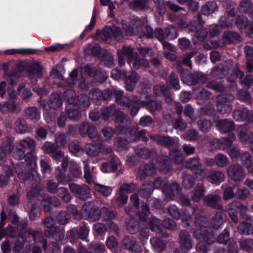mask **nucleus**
Wrapping results in <instances>:
<instances>
[{
  "label": "nucleus",
  "instance_id": "obj_41",
  "mask_svg": "<svg viewBox=\"0 0 253 253\" xmlns=\"http://www.w3.org/2000/svg\"><path fill=\"white\" fill-rule=\"evenodd\" d=\"M234 97L229 93L222 94L217 95L216 97V102L218 107H222V106L228 104L233 101Z\"/></svg>",
  "mask_w": 253,
  "mask_h": 253
},
{
  "label": "nucleus",
  "instance_id": "obj_26",
  "mask_svg": "<svg viewBox=\"0 0 253 253\" xmlns=\"http://www.w3.org/2000/svg\"><path fill=\"white\" fill-rule=\"evenodd\" d=\"M134 152L138 157L147 160L150 158L153 154L156 153V150L155 149H150L145 146L139 145L135 148Z\"/></svg>",
  "mask_w": 253,
  "mask_h": 253
},
{
  "label": "nucleus",
  "instance_id": "obj_5",
  "mask_svg": "<svg viewBox=\"0 0 253 253\" xmlns=\"http://www.w3.org/2000/svg\"><path fill=\"white\" fill-rule=\"evenodd\" d=\"M227 175L233 181L240 182L245 177V171L242 166L238 164H233L227 169Z\"/></svg>",
  "mask_w": 253,
  "mask_h": 253
},
{
  "label": "nucleus",
  "instance_id": "obj_37",
  "mask_svg": "<svg viewBox=\"0 0 253 253\" xmlns=\"http://www.w3.org/2000/svg\"><path fill=\"white\" fill-rule=\"evenodd\" d=\"M192 94L195 98L203 100H208L211 95L206 89L200 87H195L193 89Z\"/></svg>",
  "mask_w": 253,
  "mask_h": 253
},
{
  "label": "nucleus",
  "instance_id": "obj_6",
  "mask_svg": "<svg viewBox=\"0 0 253 253\" xmlns=\"http://www.w3.org/2000/svg\"><path fill=\"white\" fill-rule=\"evenodd\" d=\"M149 137L152 140L156 142L157 144L167 148H173L176 146L177 143L175 138L169 135L150 134Z\"/></svg>",
  "mask_w": 253,
  "mask_h": 253
},
{
  "label": "nucleus",
  "instance_id": "obj_36",
  "mask_svg": "<svg viewBox=\"0 0 253 253\" xmlns=\"http://www.w3.org/2000/svg\"><path fill=\"white\" fill-rule=\"evenodd\" d=\"M14 129L18 133H24L27 132L28 126L25 119L20 117L17 118L14 124Z\"/></svg>",
  "mask_w": 253,
  "mask_h": 253
},
{
  "label": "nucleus",
  "instance_id": "obj_7",
  "mask_svg": "<svg viewBox=\"0 0 253 253\" xmlns=\"http://www.w3.org/2000/svg\"><path fill=\"white\" fill-rule=\"evenodd\" d=\"M69 187L71 192L76 194L80 199L85 201L90 196V189L86 184L72 183L69 185Z\"/></svg>",
  "mask_w": 253,
  "mask_h": 253
},
{
  "label": "nucleus",
  "instance_id": "obj_64",
  "mask_svg": "<svg viewBox=\"0 0 253 253\" xmlns=\"http://www.w3.org/2000/svg\"><path fill=\"white\" fill-rule=\"evenodd\" d=\"M101 61L105 66L110 67L114 64V59L110 53L105 51L101 56Z\"/></svg>",
  "mask_w": 253,
  "mask_h": 253
},
{
  "label": "nucleus",
  "instance_id": "obj_21",
  "mask_svg": "<svg viewBox=\"0 0 253 253\" xmlns=\"http://www.w3.org/2000/svg\"><path fill=\"white\" fill-rule=\"evenodd\" d=\"M196 54L197 52L196 51L186 52L181 57L179 58L178 60H180L182 64L190 68V69H192V64L191 60V58L195 56L196 60L198 62V63H199L201 59L204 57V55L202 54H199L197 55H196Z\"/></svg>",
  "mask_w": 253,
  "mask_h": 253
},
{
  "label": "nucleus",
  "instance_id": "obj_59",
  "mask_svg": "<svg viewBox=\"0 0 253 253\" xmlns=\"http://www.w3.org/2000/svg\"><path fill=\"white\" fill-rule=\"evenodd\" d=\"M62 97L64 101L68 102V104H74L77 95L75 90L68 89L64 92Z\"/></svg>",
  "mask_w": 253,
  "mask_h": 253
},
{
  "label": "nucleus",
  "instance_id": "obj_38",
  "mask_svg": "<svg viewBox=\"0 0 253 253\" xmlns=\"http://www.w3.org/2000/svg\"><path fill=\"white\" fill-rule=\"evenodd\" d=\"M47 103L50 108L57 109L61 106L62 102L60 95L55 93L49 96Z\"/></svg>",
  "mask_w": 253,
  "mask_h": 253
},
{
  "label": "nucleus",
  "instance_id": "obj_31",
  "mask_svg": "<svg viewBox=\"0 0 253 253\" xmlns=\"http://www.w3.org/2000/svg\"><path fill=\"white\" fill-rule=\"evenodd\" d=\"M225 214L222 211H217L211 220V225L214 229H218L225 221Z\"/></svg>",
  "mask_w": 253,
  "mask_h": 253
},
{
  "label": "nucleus",
  "instance_id": "obj_24",
  "mask_svg": "<svg viewBox=\"0 0 253 253\" xmlns=\"http://www.w3.org/2000/svg\"><path fill=\"white\" fill-rule=\"evenodd\" d=\"M20 148H23L27 152V156L32 157L33 153L35 151L36 147V141L33 138L27 137L21 140L18 143Z\"/></svg>",
  "mask_w": 253,
  "mask_h": 253
},
{
  "label": "nucleus",
  "instance_id": "obj_20",
  "mask_svg": "<svg viewBox=\"0 0 253 253\" xmlns=\"http://www.w3.org/2000/svg\"><path fill=\"white\" fill-rule=\"evenodd\" d=\"M12 141L8 137L3 139L0 148V161L5 159L14 149Z\"/></svg>",
  "mask_w": 253,
  "mask_h": 253
},
{
  "label": "nucleus",
  "instance_id": "obj_18",
  "mask_svg": "<svg viewBox=\"0 0 253 253\" xmlns=\"http://www.w3.org/2000/svg\"><path fill=\"white\" fill-rule=\"evenodd\" d=\"M181 188L179 184L176 182H172L169 185H167L165 191L166 198L168 201L173 199L175 194L178 195L181 193Z\"/></svg>",
  "mask_w": 253,
  "mask_h": 253
},
{
  "label": "nucleus",
  "instance_id": "obj_40",
  "mask_svg": "<svg viewBox=\"0 0 253 253\" xmlns=\"http://www.w3.org/2000/svg\"><path fill=\"white\" fill-rule=\"evenodd\" d=\"M29 208V216L31 220L34 221L40 217V207L38 203L27 204Z\"/></svg>",
  "mask_w": 253,
  "mask_h": 253
},
{
  "label": "nucleus",
  "instance_id": "obj_56",
  "mask_svg": "<svg viewBox=\"0 0 253 253\" xmlns=\"http://www.w3.org/2000/svg\"><path fill=\"white\" fill-rule=\"evenodd\" d=\"M170 157L173 162L177 165H179L183 163L184 160V156L181 152L177 150H173L169 153Z\"/></svg>",
  "mask_w": 253,
  "mask_h": 253
},
{
  "label": "nucleus",
  "instance_id": "obj_9",
  "mask_svg": "<svg viewBox=\"0 0 253 253\" xmlns=\"http://www.w3.org/2000/svg\"><path fill=\"white\" fill-rule=\"evenodd\" d=\"M117 53L118 57V64L120 66H122L126 63L125 57H126L128 61L138 53L135 52L134 49L131 46L124 45L121 49L118 50Z\"/></svg>",
  "mask_w": 253,
  "mask_h": 253
},
{
  "label": "nucleus",
  "instance_id": "obj_27",
  "mask_svg": "<svg viewBox=\"0 0 253 253\" xmlns=\"http://www.w3.org/2000/svg\"><path fill=\"white\" fill-rule=\"evenodd\" d=\"M226 75L229 74L230 71H232L233 74L237 76L238 73L241 71L237 63L233 62L231 60L225 61L224 63L220 64Z\"/></svg>",
  "mask_w": 253,
  "mask_h": 253
},
{
  "label": "nucleus",
  "instance_id": "obj_35",
  "mask_svg": "<svg viewBox=\"0 0 253 253\" xmlns=\"http://www.w3.org/2000/svg\"><path fill=\"white\" fill-rule=\"evenodd\" d=\"M225 178L224 174L217 170H211L207 176L209 181L213 184H217L223 181Z\"/></svg>",
  "mask_w": 253,
  "mask_h": 253
},
{
  "label": "nucleus",
  "instance_id": "obj_44",
  "mask_svg": "<svg viewBox=\"0 0 253 253\" xmlns=\"http://www.w3.org/2000/svg\"><path fill=\"white\" fill-rule=\"evenodd\" d=\"M153 189L152 182L147 181L142 185L139 191V194L144 198L148 199L150 197Z\"/></svg>",
  "mask_w": 253,
  "mask_h": 253
},
{
  "label": "nucleus",
  "instance_id": "obj_19",
  "mask_svg": "<svg viewBox=\"0 0 253 253\" xmlns=\"http://www.w3.org/2000/svg\"><path fill=\"white\" fill-rule=\"evenodd\" d=\"M65 111L68 118L72 121H78L82 117V111L77 105L68 104L66 106Z\"/></svg>",
  "mask_w": 253,
  "mask_h": 253
},
{
  "label": "nucleus",
  "instance_id": "obj_13",
  "mask_svg": "<svg viewBox=\"0 0 253 253\" xmlns=\"http://www.w3.org/2000/svg\"><path fill=\"white\" fill-rule=\"evenodd\" d=\"M151 95H148L145 97L146 100L141 101V106L145 107L151 113H155L156 111H160L162 110V101L152 99Z\"/></svg>",
  "mask_w": 253,
  "mask_h": 253
},
{
  "label": "nucleus",
  "instance_id": "obj_29",
  "mask_svg": "<svg viewBox=\"0 0 253 253\" xmlns=\"http://www.w3.org/2000/svg\"><path fill=\"white\" fill-rule=\"evenodd\" d=\"M225 42L228 43H237L240 42L242 38L240 34L236 32L227 31L223 34Z\"/></svg>",
  "mask_w": 253,
  "mask_h": 253
},
{
  "label": "nucleus",
  "instance_id": "obj_63",
  "mask_svg": "<svg viewBox=\"0 0 253 253\" xmlns=\"http://www.w3.org/2000/svg\"><path fill=\"white\" fill-rule=\"evenodd\" d=\"M197 124L199 129L204 132H208L212 126L211 122L208 120L200 119L197 121Z\"/></svg>",
  "mask_w": 253,
  "mask_h": 253
},
{
  "label": "nucleus",
  "instance_id": "obj_61",
  "mask_svg": "<svg viewBox=\"0 0 253 253\" xmlns=\"http://www.w3.org/2000/svg\"><path fill=\"white\" fill-rule=\"evenodd\" d=\"M206 87L209 88L213 89L220 93L224 92L226 90V87L225 85L216 81H212L209 82L207 84Z\"/></svg>",
  "mask_w": 253,
  "mask_h": 253
},
{
  "label": "nucleus",
  "instance_id": "obj_14",
  "mask_svg": "<svg viewBox=\"0 0 253 253\" xmlns=\"http://www.w3.org/2000/svg\"><path fill=\"white\" fill-rule=\"evenodd\" d=\"M42 188L39 184L34 183L31 187L27 190V204L38 203L39 201V196L40 195Z\"/></svg>",
  "mask_w": 253,
  "mask_h": 253
},
{
  "label": "nucleus",
  "instance_id": "obj_46",
  "mask_svg": "<svg viewBox=\"0 0 253 253\" xmlns=\"http://www.w3.org/2000/svg\"><path fill=\"white\" fill-rule=\"evenodd\" d=\"M56 193L61 198L63 203L67 204L70 202L72 196L66 188L64 187H59Z\"/></svg>",
  "mask_w": 253,
  "mask_h": 253
},
{
  "label": "nucleus",
  "instance_id": "obj_22",
  "mask_svg": "<svg viewBox=\"0 0 253 253\" xmlns=\"http://www.w3.org/2000/svg\"><path fill=\"white\" fill-rule=\"evenodd\" d=\"M128 63L131 66L132 70H138L141 67L147 68L149 67V63L145 59L141 58L138 54H135V55L131 59L127 61Z\"/></svg>",
  "mask_w": 253,
  "mask_h": 253
},
{
  "label": "nucleus",
  "instance_id": "obj_43",
  "mask_svg": "<svg viewBox=\"0 0 253 253\" xmlns=\"http://www.w3.org/2000/svg\"><path fill=\"white\" fill-rule=\"evenodd\" d=\"M140 224V222L134 219H131L128 221L126 222L127 231L132 234H135L139 231Z\"/></svg>",
  "mask_w": 253,
  "mask_h": 253
},
{
  "label": "nucleus",
  "instance_id": "obj_28",
  "mask_svg": "<svg viewBox=\"0 0 253 253\" xmlns=\"http://www.w3.org/2000/svg\"><path fill=\"white\" fill-rule=\"evenodd\" d=\"M24 112L26 119L34 122L38 121L41 118L40 112L35 106L27 107Z\"/></svg>",
  "mask_w": 253,
  "mask_h": 253
},
{
  "label": "nucleus",
  "instance_id": "obj_16",
  "mask_svg": "<svg viewBox=\"0 0 253 253\" xmlns=\"http://www.w3.org/2000/svg\"><path fill=\"white\" fill-rule=\"evenodd\" d=\"M204 227H198L193 232V237L197 240H203L206 241L208 244L211 245L214 242L211 239L212 235Z\"/></svg>",
  "mask_w": 253,
  "mask_h": 253
},
{
  "label": "nucleus",
  "instance_id": "obj_47",
  "mask_svg": "<svg viewBox=\"0 0 253 253\" xmlns=\"http://www.w3.org/2000/svg\"><path fill=\"white\" fill-rule=\"evenodd\" d=\"M202 167V165L200 163L199 157L198 156L189 159L185 162V168L190 169L192 172Z\"/></svg>",
  "mask_w": 253,
  "mask_h": 253
},
{
  "label": "nucleus",
  "instance_id": "obj_45",
  "mask_svg": "<svg viewBox=\"0 0 253 253\" xmlns=\"http://www.w3.org/2000/svg\"><path fill=\"white\" fill-rule=\"evenodd\" d=\"M153 248L158 252H162L166 248V244L164 240L158 237H153L150 240Z\"/></svg>",
  "mask_w": 253,
  "mask_h": 253
},
{
  "label": "nucleus",
  "instance_id": "obj_42",
  "mask_svg": "<svg viewBox=\"0 0 253 253\" xmlns=\"http://www.w3.org/2000/svg\"><path fill=\"white\" fill-rule=\"evenodd\" d=\"M236 77L239 79L240 83L245 87L249 88L253 85V76L247 75L245 77L244 72L241 70Z\"/></svg>",
  "mask_w": 253,
  "mask_h": 253
},
{
  "label": "nucleus",
  "instance_id": "obj_48",
  "mask_svg": "<svg viewBox=\"0 0 253 253\" xmlns=\"http://www.w3.org/2000/svg\"><path fill=\"white\" fill-rule=\"evenodd\" d=\"M84 151L90 157L97 156L100 153L99 145L87 143L84 146Z\"/></svg>",
  "mask_w": 253,
  "mask_h": 253
},
{
  "label": "nucleus",
  "instance_id": "obj_1",
  "mask_svg": "<svg viewBox=\"0 0 253 253\" xmlns=\"http://www.w3.org/2000/svg\"><path fill=\"white\" fill-rule=\"evenodd\" d=\"M205 23L201 13H198L197 19L192 20L189 23L188 30L195 32V37L201 42L207 38L208 34L207 29L204 27Z\"/></svg>",
  "mask_w": 253,
  "mask_h": 253
},
{
  "label": "nucleus",
  "instance_id": "obj_62",
  "mask_svg": "<svg viewBox=\"0 0 253 253\" xmlns=\"http://www.w3.org/2000/svg\"><path fill=\"white\" fill-rule=\"evenodd\" d=\"M110 28H106L102 31L98 30L96 32V39L98 41H107L110 38Z\"/></svg>",
  "mask_w": 253,
  "mask_h": 253
},
{
  "label": "nucleus",
  "instance_id": "obj_10",
  "mask_svg": "<svg viewBox=\"0 0 253 253\" xmlns=\"http://www.w3.org/2000/svg\"><path fill=\"white\" fill-rule=\"evenodd\" d=\"M221 197L218 194H209L204 196L203 202L204 205L214 210H221L223 206L221 204Z\"/></svg>",
  "mask_w": 253,
  "mask_h": 253
},
{
  "label": "nucleus",
  "instance_id": "obj_49",
  "mask_svg": "<svg viewBox=\"0 0 253 253\" xmlns=\"http://www.w3.org/2000/svg\"><path fill=\"white\" fill-rule=\"evenodd\" d=\"M42 247L45 253H59V247L55 242H52L48 246L46 240H43Z\"/></svg>",
  "mask_w": 253,
  "mask_h": 253
},
{
  "label": "nucleus",
  "instance_id": "obj_15",
  "mask_svg": "<svg viewBox=\"0 0 253 253\" xmlns=\"http://www.w3.org/2000/svg\"><path fill=\"white\" fill-rule=\"evenodd\" d=\"M122 247L131 253H137L140 251V246L133 238L125 236L122 241Z\"/></svg>",
  "mask_w": 253,
  "mask_h": 253
},
{
  "label": "nucleus",
  "instance_id": "obj_53",
  "mask_svg": "<svg viewBox=\"0 0 253 253\" xmlns=\"http://www.w3.org/2000/svg\"><path fill=\"white\" fill-rule=\"evenodd\" d=\"M169 85L175 90H179L180 88V85L178 76L174 73L171 72L169 77Z\"/></svg>",
  "mask_w": 253,
  "mask_h": 253
},
{
  "label": "nucleus",
  "instance_id": "obj_33",
  "mask_svg": "<svg viewBox=\"0 0 253 253\" xmlns=\"http://www.w3.org/2000/svg\"><path fill=\"white\" fill-rule=\"evenodd\" d=\"M216 126L221 131L224 132H230L235 129V125L234 122L227 119L219 120Z\"/></svg>",
  "mask_w": 253,
  "mask_h": 253
},
{
  "label": "nucleus",
  "instance_id": "obj_55",
  "mask_svg": "<svg viewBox=\"0 0 253 253\" xmlns=\"http://www.w3.org/2000/svg\"><path fill=\"white\" fill-rule=\"evenodd\" d=\"M15 157L16 158L20 160L25 158V161H27L28 164H31L32 162V157L27 156V152L23 148H20L18 144L16 147V152L15 153Z\"/></svg>",
  "mask_w": 253,
  "mask_h": 253
},
{
  "label": "nucleus",
  "instance_id": "obj_32",
  "mask_svg": "<svg viewBox=\"0 0 253 253\" xmlns=\"http://www.w3.org/2000/svg\"><path fill=\"white\" fill-rule=\"evenodd\" d=\"M28 76L30 79H38L42 77V67L39 63L32 64L29 69Z\"/></svg>",
  "mask_w": 253,
  "mask_h": 253
},
{
  "label": "nucleus",
  "instance_id": "obj_60",
  "mask_svg": "<svg viewBox=\"0 0 253 253\" xmlns=\"http://www.w3.org/2000/svg\"><path fill=\"white\" fill-rule=\"evenodd\" d=\"M215 165L220 168H224L228 166L229 160L227 157L222 154L218 153L215 156Z\"/></svg>",
  "mask_w": 253,
  "mask_h": 253
},
{
  "label": "nucleus",
  "instance_id": "obj_39",
  "mask_svg": "<svg viewBox=\"0 0 253 253\" xmlns=\"http://www.w3.org/2000/svg\"><path fill=\"white\" fill-rule=\"evenodd\" d=\"M218 7L214 1H209L201 7V12L204 15H210L218 10Z\"/></svg>",
  "mask_w": 253,
  "mask_h": 253
},
{
  "label": "nucleus",
  "instance_id": "obj_58",
  "mask_svg": "<svg viewBox=\"0 0 253 253\" xmlns=\"http://www.w3.org/2000/svg\"><path fill=\"white\" fill-rule=\"evenodd\" d=\"M70 215L66 211H60L56 215V219L59 225H65L68 224L70 219Z\"/></svg>",
  "mask_w": 253,
  "mask_h": 253
},
{
  "label": "nucleus",
  "instance_id": "obj_2",
  "mask_svg": "<svg viewBox=\"0 0 253 253\" xmlns=\"http://www.w3.org/2000/svg\"><path fill=\"white\" fill-rule=\"evenodd\" d=\"M153 92L156 96L163 95L165 102L169 105H171L174 102L172 93L168 85L163 84H155L153 86Z\"/></svg>",
  "mask_w": 253,
  "mask_h": 253
},
{
  "label": "nucleus",
  "instance_id": "obj_3",
  "mask_svg": "<svg viewBox=\"0 0 253 253\" xmlns=\"http://www.w3.org/2000/svg\"><path fill=\"white\" fill-rule=\"evenodd\" d=\"M89 233V229L86 227L85 224L83 223L79 229L74 227L67 232V237L70 241L73 244L76 243L80 239L81 240H85L88 236Z\"/></svg>",
  "mask_w": 253,
  "mask_h": 253
},
{
  "label": "nucleus",
  "instance_id": "obj_25",
  "mask_svg": "<svg viewBox=\"0 0 253 253\" xmlns=\"http://www.w3.org/2000/svg\"><path fill=\"white\" fill-rule=\"evenodd\" d=\"M206 191V187L204 182H198L192 191L191 200L196 202H199L204 197Z\"/></svg>",
  "mask_w": 253,
  "mask_h": 253
},
{
  "label": "nucleus",
  "instance_id": "obj_54",
  "mask_svg": "<svg viewBox=\"0 0 253 253\" xmlns=\"http://www.w3.org/2000/svg\"><path fill=\"white\" fill-rule=\"evenodd\" d=\"M65 172V170L60 169H57L55 172V177L58 182L63 184L72 180V178L70 176L66 175Z\"/></svg>",
  "mask_w": 253,
  "mask_h": 253
},
{
  "label": "nucleus",
  "instance_id": "obj_57",
  "mask_svg": "<svg viewBox=\"0 0 253 253\" xmlns=\"http://www.w3.org/2000/svg\"><path fill=\"white\" fill-rule=\"evenodd\" d=\"M229 210H238L241 215H244L246 213L247 208L243 205L240 201L235 200L228 205Z\"/></svg>",
  "mask_w": 253,
  "mask_h": 253
},
{
  "label": "nucleus",
  "instance_id": "obj_23",
  "mask_svg": "<svg viewBox=\"0 0 253 253\" xmlns=\"http://www.w3.org/2000/svg\"><path fill=\"white\" fill-rule=\"evenodd\" d=\"M128 7L135 11H146L150 9L148 0H132L128 2Z\"/></svg>",
  "mask_w": 253,
  "mask_h": 253
},
{
  "label": "nucleus",
  "instance_id": "obj_30",
  "mask_svg": "<svg viewBox=\"0 0 253 253\" xmlns=\"http://www.w3.org/2000/svg\"><path fill=\"white\" fill-rule=\"evenodd\" d=\"M113 116L115 118V121L120 124H122V126H127L130 123V120L128 116L125 114L120 109H116L113 113Z\"/></svg>",
  "mask_w": 253,
  "mask_h": 253
},
{
  "label": "nucleus",
  "instance_id": "obj_11",
  "mask_svg": "<svg viewBox=\"0 0 253 253\" xmlns=\"http://www.w3.org/2000/svg\"><path fill=\"white\" fill-rule=\"evenodd\" d=\"M179 248L184 253H187L193 248V242L188 231L183 230L178 234Z\"/></svg>",
  "mask_w": 253,
  "mask_h": 253
},
{
  "label": "nucleus",
  "instance_id": "obj_4",
  "mask_svg": "<svg viewBox=\"0 0 253 253\" xmlns=\"http://www.w3.org/2000/svg\"><path fill=\"white\" fill-rule=\"evenodd\" d=\"M145 21V19L142 20L138 18H134L132 19L130 25L123 27L126 34L127 36L136 34L140 37H142V33H143V27L144 26Z\"/></svg>",
  "mask_w": 253,
  "mask_h": 253
},
{
  "label": "nucleus",
  "instance_id": "obj_17",
  "mask_svg": "<svg viewBox=\"0 0 253 253\" xmlns=\"http://www.w3.org/2000/svg\"><path fill=\"white\" fill-rule=\"evenodd\" d=\"M156 169L153 163H149L140 166L138 169V173L139 179L143 180L148 176H150L155 174Z\"/></svg>",
  "mask_w": 253,
  "mask_h": 253
},
{
  "label": "nucleus",
  "instance_id": "obj_52",
  "mask_svg": "<svg viewBox=\"0 0 253 253\" xmlns=\"http://www.w3.org/2000/svg\"><path fill=\"white\" fill-rule=\"evenodd\" d=\"M27 234L28 236L32 237L35 243H40L43 238L42 231L39 229L34 230L31 228H29L27 230Z\"/></svg>",
  "mask_w": 253,
  "mask_h": 253
},
{
  "label": "nucleus",
  "instance_id": "obj_50",
  "mask_svg": "<svg viewBox=\"0 0 253 253\" xmlns=\"http://www.w3.org/2000/svg\"><path fill=\"white\" fill-rule=\"evenodd\" d=\"M251 0H241L238 6V10L240 13L246 14L249 12L253 7Z\"/></svg>",
  "mask_w": 253,
  "mask_h": 253
},
{
  "label": "nucleus",
  "instance_id": "obj_8",
  "mask_svg": "<svg viewBox=\"0 0 253 253\" xmlns=\"http://www.w3.org/2000/svg\"><path fill=\"white\" fill-rule=\"evenodd\" d=\"M123 76L124 78L126 89L132 92L135 88L136 83L140 79L137 73L133 70L128 73L126 71H123Z\"/></svg>",
  "mask_w": 253,
  "mask_h": 253
},
{
  "label": "nucleus",
  "instance_id": "obj_34",
  "mask_svg": "<svg viewBox=\"0 0 253 253\" xmlns=\"http://www.w3.org/2000/svg\"><path fill=\"white\" fill-rule=\"evenodd\" d=\"M160 170L165 173H168L171 169L169 158L166 156L159 157L156 160Z\"/></svg>",
  "mask_w": 253,
  "mask_h": 253
},
{
  "label": "nucleus",
  "instance_id": "obj_12",
  "mask_svg": "<svg viewBox=\"0 0 253 253\" xmlns=\"http://www.w3.org/2000/svg\"><path fill=\"white\" fill-rule=\"evenodd\" d=\"M110 93L114 94L116 102L121 106L130 108L133 103V99H131L127 95H125L123 90H113Z\"/></svg>",
  "mask_w": 253,
  "mask_h": 253
},
{
  "label": "nucleus",
  "instance_id": "obj_51",
  "mask_svg": "<svg viewBox=\"0 0 253 253\" xmlns=\"http://www.w3.org/2000/svg\"><path fill=\"white\" fill-rule=\"evenodd\" d=\"M240 248L244 251L251 253L253 252V239L250 238L243 239L239 243Z\"/></svg>",
  "mask_w": 253,
  "mask_h": 253
}]
</instances>
